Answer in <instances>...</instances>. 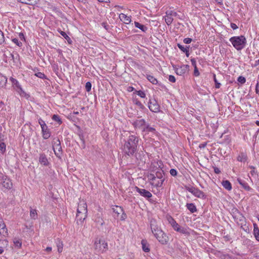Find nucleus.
Returning <instances> with one entry per match:
<instances>
[{"instance_id": "5", "label": "nucleus", "mask_w": 259, "mask_h": 259, "mask_svg": "<svg viewBox=\"0 0 259 259\" xmlns=\"http://www.w3.org/2000/svg\"><path fill=\"white\" fill-rule=\"evenodd\" d=\"M38 123L41 126L43 138L44 139H49L51 136V133L45 122L41 118H39Z\"/></svg>"}, {"instance_id": "6", "label": "nucleus", "mask_w": 259, "mask_h": 259, "mask_svg": "<svg viewBox=\"0 0 259 259\" xmlns=\"http://www.w3.org/2000/svg\"><path fill=\"white\" fill-rule=\"evenodd\" d=\"M82 208V211H81L80 209H77V210L76 221L78 225H81L82 223L84 221L87 216V209L84 208Z\"/></svg>"}, {"instance_id": "51", "label": "nucleus", "mask_w": 259, "mask_h": 259, "mask_svg": "<svg viewBox=\"0 0 259 259\" xmlns=\"http://www.w3.org/2000/svg\"><path fill=\"white\" fill-rule=\"evenodd\" d=\"M237 81L242 84L246 82V78L243 76H240L238 77Z\"/></svg>"}, {"instance_id": "11", "label": "nucleus", "mask_w": 259, "mask_h": 259, "mask_svg": "<svg viewBox=\"0 0 259 259\" xmlns=\"http://www.w3.org/2000/svg\"><path fill=\"white\" fill-rule=\"evenodd\" d=\"M150 227L151 229V231L153 234H156V233H158L159 231H160L161 229L158 226L157 224L156 221L155 219H151L150 221Z\"/></svg>"}, {"instance_id": "17", "label": "nucleus", "mask_w": 259, "mask_h": 259, "mask_svg": "<svg viewBox=\"0 0 259 259\" xmlns=\"http://www.w3.org/2000/svg\"><path fill=\"white\" fill-rule=\"evenodd\" d=\"M39 162L41 165L48 166L49 162L45 153H40L39 156Z\"/></svg>"}, {"instance_id": "15", "label": "nucleus", "mask_w": 259, "mask_h": 259, "mask_svg": "<svg viewBox=\"0 0 259 259\" xmlns=\"http://www.w3.org/2000/svg\"><path fill=\"white\" fill-rule=\"evenodd\" d=\"M172 228L176 231L180 233L185 235L189 234V232L188 231L186 228L181 227L178 223L175 224L174 226Z\"/></svg>"}, {"instance_id": "7", "label": "nucleus", "mask_w": 259, "mask_h": 259, "mask_svg": "<svg viewBox=\"0 0 259 259\" xmlns=\"http://www.w3.org/2000/svg\"><path fill=\"white\" fill-rule=\"evenodd\" d=\"M148 107L150 110L153 112L158 113L160 111V106L155 99L149 100Z\"/></svg>"}, {"instance_id": "49", "label": "nucleus", "mask_w": 259, "mask_h": 259, "mask_svg": "<svg viewBox=\"0 0 259 259\" xmlns=\"http://www.w3.org/2000/svg\"><path fill=\"white\" fill-rule=\"evenodd\" d=\"M249 168L251 169V170L250 171V173L252 176H253L254 175H257V172L256 170H255V167L252 165H250L249 166Z\"/></svg>"}, {"instance_id": "30", "label": "nucleus", "mask_w": 259, "mask_h": 259, "mask_svg": "<svg viewBox=\"0 0 259 259\" xmlns=\"http://www.w3.org/2000/svg\"><path fill=\"white\" fill-rule=\"evenodd\" d=\"M133 102L138 106L142 110H147L146 108L137 99H134Z\"/></svg>"}, {"instance_id": "33", "label": "nucleus", "mask_w": 259, "mask_h": 259, "mask_svg": "<svg viewBox=\"0 0 259 259\" xmlns=\"http://www.w3.org/2000/svg\"><path fill=\"white\" fill-rule=\"evenodd\" d=\"M101 242H102V240L100 239H99L98 240H97L95 242L94 246H95V248L96 250L99 251L102 249L101 245Z\"/></svg>"}, {"instance_id": "1", "label": "nucleus", "mask_w": 259, "mask_h": 259, "mask_svg": "<svg viewBox=\"0 0 259 259\" xmlns=\"http://www.w3.org/2000/svg\"><path fill=\"white\" fill-rule=\"evenodd\" d=\"M139 140V137L135 135H130L127 139L125 140L122 151L125 156L129 157L135 156L136 159L138 160L139 158L136 152L138 150Z\"/></svg>"}, {"instance_id": "29", "label": "nucleus", "mask_w": 259, "mask_h": 259, "mask_svg": "<svg viewBox=\"0 0 259 259\" xmlns=\"http://www.w3.org/2000/svg\"><path fill=\"white\" fill-rule=\"evenodd\" d=\"M135 26L136 27L139 28L143 32H146L147 30V27L143 24H142L138 22H135Z\"/></svg>"}, {"instance_id": "19", "label": "nucleus", "mask_w": 259, "mask_h": 259, "mask_svg": "<svg viewBox=\"0 0 259 259\" xmlns=\"http://www.w3.org/2000/svg\"><path fill=\"white\" fill-rule=\"evenodd\" d=\"M18 2L22 4L34 6L38 4L39 0H17Z\"/></svg>"}, {"instance_id": "8", "label": "nucleus", "mask_w": 259, "mask_h": 259, "mask_svg": "<svg viewBox=\"0 0 259 259\" xmlns=\"http://www.w3.org/2000/svg\"><path fill=\"white\" fill-rule=\"evenodd\" d=\"M173 67L177 74L179 75H184L186 72L188 71L189 70V65H183L181 66H177L175 65L173 66Z\"/></svg>"}, {"instance_id": "13", "label": "nucleus", "mask_w": 259, "mask_h": 259, "mask_svg": "<svg viewBox=\"0 0 259 259\" xmlns=\"http://www.w3.org/2000/svg\"><path fill=\"white\" fill-rule=\"evenodd\" d=\"M146 121L144 119H137L133 123V126L136 128H142L146 125Z\"/></svg>"}, {"instance_id": "22", "label": "nucleus", "mask_w": 259, "mask_h": 259, "mask_svg": "<svg viewBox=\"0 0 259 259\" xmlns=\"http://www.w3.org/2000/svg\"><path fill=\"white\" fill-rule=\"evenodd\" d=\"M164 181L163 179L158 181L156 180V181L150 182V185L156 188H160L162 186Z\"/></svg>"}, {"instance_id": "26", "label": "nucleus", "mask_w": 259, "mask_h": 259, "mask_svg": "<svg viewBox=\"0 0 259 259\" xmlns=\"http://www.w3.org/2000/svg\"><path fill=\"white\" fill-rule=\"evenodd\" d=\"M119 18L121 20H123L124 22L126 24H128L131 21V19L130 17L127 16L126 15L121 13L119 15Z\"/></svg>"}, {"instance_id": "24", "label": "nucleus", "mask_w": 259, "mask_h": 259, "mask_svg": "<svg viewBox=\"0 0 259 259\" xmlns=\"http://www.w3.org/2000/svg\"><path fill=\"white\" fill-rule=\"evenodd\" d=\"M222 185L226 190L230 191L232 190L231 183L228 180H223L222 182Z\"/></svg>"}, {"instance_id": "37", "label": "nucleus", "mask_w": 259, "mask_h": 259, "mask_svg": "<svg viewBox=\"0 0 259 259\" xmlns=\"http://www.w3.org/2000/svg\"><path fill=\"white\" fill-rule=\"evenodd\" d=\"M164 19L166 23L168 25H170L172 23L174 20L172 17L169 15H167L166 14V16L164 17Z\"/></svg>"}, {"instance_id": "54", "label": "nucleus", "mask_w": 259, "mask_h": 259, "mask_svg": "<svg viewBox=\"0 0 259 259\" xmlns=\"http://www.w3.org/2000/svg\"><path fill=\"white\" fill-rule=\"evenodd\" d=\"M35 75L37 77H38L40 78H42V79L47 78L46 76L45 75L44 73L40 72L35 73Z\"/></svg>"}, {"instance_id": "50", "label": "nucleus", "mask_w": 259, "mask_h": 259, "mask_svg": "<svg viewBox=\"0 0 259 259\" xmlns=\"http://www.w3.org/2000/svg\"><path fill=\"white\" fill-rule=\"evenodd\" d=\"M91 88H92V83L90 81L87 82L85 83V89L86 91H87L88 92H90L91 90Z\"/></svg>"}, {"instance_id": "52", "label": "nucleus", "mask_w": 259, "mask_h": 259, "mask_svg": "<svg viewBox=\"0 0 259 259\" xmlns=\"http://www.w3.org/2000/svg\"><path fill=\"white\" fill-rule=\"evenodd\" d=\"M52 67H53V71L55 72V73L56 74V75H57V76H59L58 75V73H59V68H58V66L57 64H53L52 65Z\"/></svg>"}, {"instance_id": "39", "label": "nucleus", "mask_w": 259, "mask_h": 259, "mask_svg": "<svg viewBox=\"0 0 259 259\" xmlns=\"http://www.w3.org/2000/svg\"><path fill=\"white\" fill-rule=\"evenodd\" d=\"M14 244L16 247L20 248L22 246V242L20 239L15 238L13 241Z\"/></svg>"}, {"instance_id": "59", "label": "nucleus", "mask_w": 259, "mask_h": 259, "mask_svg": "<svg viewBox=\"0 0 259 259\" xmlns=\"http://www.w3.org/2000/svg\"><path fill=\"white\" fill-rule=\"evenodd\" d=\"M168 80L171 82H176L175 77L174 75H169L168 76Z\"/></svg>"}, {"instance_id": "45", "label": "nucleus", "mask_w": 259, "mask_h": 259, "mask_svg": "<svg viewBox=\"0 0 259 259\" xmlns=\"http://www.w3.org/2000/svg\"><path fill=\"white\" fill-rule=\"evenodd\" d=\"M213 80H214V81L215 82V88L219 89L220 88L221 84L217 80V79L216 78V75L214 73L213 74Z\"/></svg>"}, {"instance_id": "61", "label": "nucleus", "mask_w": 259, "mask_h": 259, "mask_svg": "<svg viewBox=\"0 0 259 259\" xmlns=\"http://www.w3.org/2000/svg\"><path fill=\"white\" fill-rule=\"evenodd\" d=\"M169 223L170 224L172 227L174 226L175 224H177V223L175 221V220L172 218H170V220H169Z\"/></svg>"}, {"instance_id": "36", "label": "nucleus", "mask_w": 259, "mask_h": 259, "mask_svg": "<svg viewBox=\"0 0 259 259\" xmlns=\"http://www.w3.org/2000/svg\"><path fill=\"white\" fill-rule=\"evenodd\" d=\"M52 119L55 121H56L57 122H58V123L59 124H61L62 122V120H61V119L60 117V116H59L57 114H54L53 116H52Z\"/></svg>"}, {"instance_id": "20", "label": "nucleus", "mask_w": 259, "mask_h": 259, "mask_svg": "<svg viewBox=\"0 0 259 259\" xmlns=\"http://www.w3.org/2000/svg\"><path fill=\"white\" fill-rule=\"evenodd\" d=\"M186 206L191 213H194L197 211L196 206L193 203H187Z\"/></svg>"}, {"instance_id": "34", "label": "nucleus", "mask_w": 259, "mask_h": 259, "mask_svg": "<svg viewBox=\"0 0 259 259\" xmlns=\"http://www.w3.org/2000/svg\"><path fill=\"white\" fill-rule=\"evenodd\" d=\"M56 243H57V248H58V251L59 253L62 252V251L63 250V244L62 241H61L60 240L58 239L57 242Z\"/></svg>"}, {"instance_id": "64", "label": "nucleus", "mask_w": 259, "mask_h": 259, "mask_svg": "<svg viewBox=\"0 0 259 259\" xmlns=\"http://www.w3.org/2000/svg\"><path fill=\"white\" fill-rule=\"evenodd\" d=\"M122 212V215H121V217H120V220H121V221H124V220H125V219L126 218L127 215H126V213H124L123 211V212Z\"/></svg>"}, {"instance_id": "16", "label": "nucleus", "mask_w": 259, "mask_h": 259, "mask_svg": "<svg viewBox=\"0 0 259 259\" xmlns=\"http://www.w3.org/2000/svg\"><path fill=\"white\" fill-rule=\"evenodd\" d=\"M3 186L7 189H11L13 186V184L11 182V180L10 179L8 178L7 177H6L5 178H3Z\"/></svg>"}, {"instance_id": "42", "label": "nucleus", "mask_w": 259, "mask_h": 259, "mask_svg": "<svg viewBox=\"0 0 259 259\" xmlns=\"http://www.w3.org/2000/svg\"><path fill=\"white\" fill-rule=\"evenodd\" d=\"M134 93L137 94L139 96H140V97H141L142 98H145L146 97L145 93H144V92H143L141 90H139V91L135 90V92H134Z\"/></svg>"}, {"instance_id": "2", "label": "nucleus", "mask_w": 259, "mask_h": 259, "mask_svg": "<svg viewBox=\"0 0 259 259\" xmlns=\"http://www.w3.org/2000/svg\"><path fill=\"white\" fill-rule=\"evenodd\" d=\"M229 40L237 51L244 49L246 44V39L244 35L233 36Z\"/></svg>"}, {"instance_id": "56", "label": "nucleus", "mask_w": 259, "mask_h": 259, "mask_svg": "<svg viewBox=\"0 0 259 259\" xmlns=\"http://www.w3.org/2000/svg\"><path fill=\"white\" fill-rule=\"evenodd\" d=\"M192 38L189 37L185 38L183 40V42L186 44H189L192 42Z\"/></svg>"}, {"instance_id": "57", "label": "nucleus", "mask_w": 259, "mask_h": 259, "mask_svg": "<svg viewBox=\"0 0 259 259\" xmlns=\"http://www.w3.org/2000/svg\"><path fill=\"white\" fill-rule=\"evenodd\" d=\"M259 232V229L256 224H253V235Z\"/></svg>"}, {"instance_id": "32", "label": "nucleus", "mask_w": 259, "mask_h": 259, "mask_svg": "<svg viewBox=\"0 0 259 259\" xmlns=\"http://www.w3.org/2000/svg\"><path fill=\"white\" fill-rule=\"evenodd\" d=\"M37 213L36 210L35 209L31 208L30 210V217L31 219L36 220L37 219Z\"/></svg>"}, {"instance_id": "43", "label": "nucleus", "mask_w": 259, "mask_h": 259, "mask_svg": "<svg viewBox=\"0 0 259 259\" xmlns=\"http://www.w3.org/2000/svg\"><path fill=\"white\" fill-rule=\"evenodd\" d=\"M101 247L102 248V249L101 250H102V252H104L105 250H107V248H108V244L105 241H104V240H102V242H101Z\"/></svg>"}, {"instance_id": "48", "label": "nucleus", "mask_w": 259, "mask_h": 259, "mask_svg": "<svg viewBox=\"0 0 259 259\" xmlns=\"http://www.w3.org/2000/svg\"><path fill=\"white\" fill-rule=\"evenodd\" d=\"M12 41L19 47L22 46V43L21 41H19L18 39L16 38H12Z\"/></svg>"}, {"instance_id": "28", "label": "nucleus", "mask_w": 259, "mask_h": 259, "mask_svg": "<svg viewBox=\"0 0 259 259\" xmlns=\"http://www.w3.org/2000/svg\"><path fill=\"white\" fill-rule=\"evenodd\" d=\"M7 78L6 76L0 74V88H4L6 85Z\"/></svg>"}, {"instance_id": "4", "label": "nucleus", "mask_w": 259, "mask_h": 259, "mask_svg": "<svg viewBox=\"0 0 259 259\" xmlns=\"http://www.w3.org/2000/svg\"><path fill=\"white\" fill-rule=\"evenodd\" d=\"M154 236L162 245H166L169 241V237L167 234L162 230L159 231L158 233L154 234Z\"/></svg>"}, {"instance_id": "58", "label": "nucleus", "mask_w": 259, "mask_h": 259, "mask_svg": "<svg viewBox=\"0 0 259 259\" xmlns=\"http://www.w3.org/2000/svg\"><path fill=\"white\" fill-rule=\"evenodd\" d=\"M194 75L195 76H198L200 75L198 69L197 67H194Z\"/></svg>"}, {"instance_id": "40", "label": "nucleus", "mask_w": 259, "mask_h": 259, "mask_svg": "<svg viewBox=\"0 0 259 259\" xmlns=\"http://www.w3.org/2000/svg\"><path fill=\"white\" fill-rule=\"evenodd\" d=\"M6 44L7 41L4 37V33L0 30V45Z\"/></svg>"}, {"instance_id": "55", "label": "nucleus", "mask_w": 259, "mask_h": 259, "mask_svg": "<svg viewBox=\"0 0 259 259\" xmlns=\"http://www.w3.org/2000/svg\"><path fill=\"white\" fill-rule=\"evenodd\" d=\"M170 174L174 177H176L177 176L178 172L176 169L174 168H171L169 171Z\"/></svg>"}, {"instance_id": "44", "label": "nucleus", "mask_w": 259, "mask_h": 259, "mask_svg": "<svg viewBox=\"0 0 259 259\" xmlns=\"http://www.w3.org/2000/svg\"><path fill=\"white\" fill-rule=\"evenodd\" d=\"M177 46L179 48V49L183 52V53L185 52V51L187 49L190 48V46H186L185 47L184 46L180 44H177Z\"/></svg>"}, {"instance_id": "35", "label": "nucleus", "mask_w": 259, "mask_h": 259, "mask_svg": "<svg viewBox=\"0 0 259 259\" xmlns=\"http://www.w3.org/2000/svg\"><path fill=\"white\" fill-rule=\"evenodd\" d=\"M113 211L116 213L117 216L122 212H123V209L121 207L118 206H115V207L112 208Z\"/></svg>"}, {"instance_id": "46", "label": "nucleus", "mask_w": 259, "mask_h": 259, "mask_svg": "<svg viewBox=\"0 0 259 259\" xmlns=\"http://www.w3.org/2000/svg\"><path fill=\"white\" fill-rule=\"evenodd\" d=\"M148 178L149 181L150 182L156 181V177L155 176V174H150L148 175Z\"/></svg>"}, {"instance_id": "23", "label": "nucleus", "mask_w": 259, "mask_h": 259, "mask_svg": "<svg viewBox=\"0 0 259 259\" xmlns=\"http://www.w3.org/2000/svg\"><path fill=\"white\" fill-rule=\"evenodd\" d=\"M237 160L240 162H245L247 160V154L243 152H241L237 157Z\"/></svg>"}, {"instance_id": "21", "label": "nucleus", "mask_w": 259, "mask_h": 259, "mask_svg": "<svg viewBox=\"0 0 259 259\" xmlns=\"http://www.w3.org/2000/svg\"><path fill=\"white\" fill-rule=\"evenodd\" d=\"M142 132H146V133H155L156 132V130L152 127H151L149 125V124H146V125L145 127H143L142 129Z\"/></svg>"}, {"instance_id": "9", "label": "nucleus", "mask_w": 259, "mask_h": 259, "mask_svg": "<svg viewBox=\"0 0 259 259\" xmlns=\"http://www.w3.org/2000/svg\"><path fill=\"white\" fill-rule=\"evenodd\" d=\"M53 148L56 156L60 158L62 154V148L59 139H57L56 143H54V145L53 146Z\"/></svg>"}, {"instance_id": "60", "label": "nucleus", "mask_w": 259, "mask_h": 259, "mask_svg": "<svg viewBox=\"0 0 259 259\" xmlns=\"http://www.w3.org/2000/svg\"><path fill=\"white\" fill-rule=\"evenodd\" d=\"M101 25L106 30H108L109 25L106 22H103Z\"/></svg>"}, {"instance_id": "27", "label": "nucleus", "mask_w": 259, "mask_h": 259, "mask_svg": "<svg viewBox=\"0 0 259 259\" xmlns=\"http://www.w3.org/2000/svg\"><path fill=\"white\" fill-rule=\"evenodd\" d=\"M0 234L4 236H6L8 235V230L5 224L0 225Z\"/></svg>"}, {"instance_id": "38", "label": "nucleus", "mask_w": 259, "mask_h": 259, "mask_svg": "<svg viewBox=\"0 0 259 259\" xmlns=\"http://www.w3.org/2000/svg\"><path fill=\"white\" fill-rule=\"evenodd\" d=\"M9 55V58H11V60H13L14 63H16V60H19V55L17 53L15 54V56L12 53H10Z\"/></svg>"}, {"instance_id": "12", "label": "nucleus", "mask_w": 259, "mask_h": 259, "mask_svg": "<svg viewBox=\"0 0 259 259\" xmlns=\"http://www.w3.org/2000/svg\"><path fill=\"white\" fill-rule=\"evenodd\" d=\"M157 170L152 169V171L154 172L155 171V176L156 177V179H158L159 180H162L163 179V180H165L164 178V175L165 173L164 171L161 168H160V166L159 165V167L156 168Z\"/></svg>"}, {"instance_id": "62", "label": "nucleus", "mask_w": 259, "mask_h": 259, "mask_svg": "<svg viewBox=\"0 0 259 259\" xmlns=\"http://www.w3.org/2000/svg\"><path fill=\"white\" fill-rule=\"evenodd\" d=\"M191 62L192 66L194 67H197V66H196V59L195 58H191Z\"/></svg>"}, {"instance_id": "3", "label": "nucleus", "mask_w": 259, "mask_h": 259, "mask_svg": "<svg viewBox=\"0 0 259 259\" xmlns=\"http://www.w3.org/2000/svg\"><path fill=\"white\" fill-rule=\"evenodd\" d=\"M185 188L187 191H189L194 196L197 198H201L203 199L206 198V195L204 194V193L197 188L188 186H185Z\"/></svg>"}, {"instance_id": "47", "label": "nucleus", "mask_w": 259, "mask_h": 259, "mask_svg": "<svg viewBox=\"0 0 259 259\" xmlns=\"http://www.w3.org/2000/svg\"><path fill=\"white\" fill-rule=\"evenodd\" d=\"M166 14L167 15H169L170 16H171V17L172 16H175V17H176L178 15L177 13L176 12H174L172 10H168L166 12Z\"/></svg>"}, {"instance_id": "31", "label": "nucleus", "mask_w": 259, "mask_h": 259, "mask_svg": "<svg viewBox=\"0 0 259 259\" xmlns=\"http://www.w3.org/2000/svg\"><path fill=\"white\" fill-rule=\"evenodd\" d=\"M10 80L11 81L12 83L13 84H15L16 85V88L20 90L21 91H23L21 85H20L19 82L18 81V80L17 79H16L13 77H11Z\"/></svg>"}, {"instance_id": "41", "label": "nucleus", "mask_w": 259, "mask_h": 259, "mask_svg": "<svg viewBox=\"0 0 259 259\" xmlns=\"http://www.w3.org/2000/svg\"><path fill=\"white\" fill-rule=\"evenodd\" d=\"M6 150V145L4 142L0 143V151L2 154H4Z\"/></svg>"}, {"instance_id": "18", "label": "nucleus", "mask_w": 259, "mask_h": 259, "mask_svg": "<svg viewBox=\"0 0 259 259\" xmlns=\"http://www.w3.org/2000/svg\"><path fill=\"white\" fill-rule=\"evenodd\" d=\"M141 244L143 250L145 252H149L150 251V245L146 240L143 239L141 241Z\"/></svg>"}, {"instance_id": "63", "label": "nucleus", "mask_w": 259, "mask_h": 259, "mask_svg": "<svg viewBox=\"0 0 259 259\" xmlns=\"http://www.w3.org/2000/svg\"><path fill=\"white\" fill-rule=\"evenodd\" d=\"M19 37L20 40H25V36L24 34L22 32L19 33Z\"/></svg>"}, {"instance_id": "25", "label": "nucleus", "mask_w": 259, "mask_h": 259, "mask_svg": "<svg viewBox=\"0 0 259 259\" xmlns=\"http://www.w3.org/2000/svg\"><path fill=\"white\" fill-rule=\"evenodd\" d=\"M146 78L153 84H159L160 85V84L158 83V80L156 78H155L152 75L150 74H146Z\"/></svg>"}, {"instance_id": "14", "label": "nucleus", "mask_w": 259, "mask_h": 259, "mask_svg": "<svg viewBox=\"0 0 259 259\" xmlns=\"http://www.w3.org/2000/svg\"><path fill=\"white\" fill-rule=\"evenodd\" d=\"M237 181L245 190L247 191H252L253 189L248 185L247 183L244 180L238 178Z\"/></svg>"}, {"instance_id": "53", "label": "nucleus", "mask_w": 259, "mask_h": 259, "mask_svg": "<svg viewBox=\"0 0 259 259\" xmlns=\"http://www.w3.org/2000/svg\"><path fill=\"white\" fill-rule=\"evenodd\" d=\"M60 34L63 36L68 42H69V40H70V38L67 35V34L63 31H60Z\"/></svg>"}, {"instance_id": "10", "label": "nucleus", "mask_w": 259, "mask_h": 259, "mask_svg": "<svg viewBox=\"0 0 259 259\" xmlns=\"http://www.w3.org/2000/svg\"><path fill=\"white\" fill-rule=\"evenodd\" d=\"M135 189L137 192L145 198H150L152 196V194L148 190L144 189H141L137 186L135 187Z\"/></svg>"}]
</instances>
